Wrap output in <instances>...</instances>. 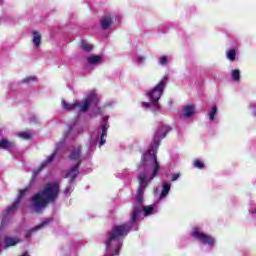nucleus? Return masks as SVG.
<instances>
[{"instance_id":"37","label":"nucleus","mask_w":256,"mask_h":256,"mask_svg":"<svg viewBox=\"0 0 256 256\" xmlns=\"http://www.w3.org/2000/svg\"><path fill=\"white\" fill-rule=\"evenodd\" d=\"M254 213H256V209L254 210Z\"/></svg>"},{"instance_id":"11","label":"nucleus","mask_w":256,"mask_h":256,"mask_svg":"<svg viewBox=\"0 0 256 256\" xmlns=\"http://www.w3.org/2000/svg\"><path fill=\"white\" fill-rule=\"evenodd\" d=\"M100 25L104 31H107L113 25V15L108 14L101 18Z\"/></svg>"},{"instance_id":"17","label":"nucleus","mask_w":256,"mask_h":256,"mask_svg":"<svg viewBox=\"0 0 256 256\" xmlns=\"http://www.w3.org/2000/svg\"><path fill=\"white\" fill-rule=\"evenodd\" d=\"M147 174L141 172L139 175H138V181H139V189L143 188V189H147V185H148V182H147Z\"/></svg>"},{"instance_id":"36","label":"nucleus","mask_w":256,"mask_h":256,"mask_svg":"<svg viewBox=\"0 0 256 256\" xmlns=\"http://www.w3.org/2000/svg\"><path fill=\"white\" fill-rule=\"evenodd\" d=\"M138 61H139V63H143V61H145V59L139 58Z\"/></svg>"},{"instance_id":"21","label":"nucleus","mask_w":256,"mask_h":256,"mask_svg":"<svg viewBox=\"0 0 256 256\" xmlns=\"http://www.w3.org/2000/svg\"><path fill=\"white\" fill-rule=\"evenodd\" d=\"M169 191H171V184L165 182L160 194V199H165V197L169 195Z\"/></svg>"},{"instance_id":"8","label":"nucleus","mask_w":256,"mask_h":256,"mask_svg":"<svg viewBox=\"0 0 256 256\" xmlns=\"http://www.w3.org/2000/svg\"><path fill=\"white\" fill-rule=\"evenodd\" d=\"M82 161L79 160L75 166H72L70 170L65 174V179L70 178V183H75V179L79 176V167H81Z\"/></svg>"},{"instance_id":"5","label":"nucleus","mask_w":256,"mask_h":256,"mask_svg":"<svg viewBox=\"0 0 256 256\" xmlns=\"http://www.w3.org/2000/svg\"><path fill=\"white\" fill-rule=\"evenodd\" d=\"M169 131H171V127L169 126H160L158 128V131L155 133L154 140L151 144L152 149H155L156 151L159 149V146L161 145V139H165Z\"/></svg>"},{"instance_id":"27","label":"nucleus","mask_w":256,"mask_h":256,"mask_svg":"<svg viewBox=\"0 0 256 256\" xmlns=\"http://www.w3.org/2000/svg\"><path fill=\"white\" fill-rule=\"evenodd\" d=\"M18 137H20V139H25L26 141H29V139H31V132L30 131L20 132L18 134Z\"/></svg>"},{"instance_id":"38","label":"nucleus","mask_w":256,"mask_h":256,"mask_svg":"<svg viewBox=\"0 0 256 256\" xmlns=\"http://www.w3.org/2000/svg\"><path fill=\"white\" fill-rule=\"evenodd\" d=\"M0 131H1V127H0Z\"/></svg>"},{"instance_id":"26","label":"nucleus","mask_w":256,"mask_h":256,"mask_svg":"<svg viewBox=\"0 0 256 256\" xmlns=\"http://www.w3.org/2000/svg\"><path fill=\"white\" fill-rule=\"evenodd\" d=\"M81 49H83L84 51H92L93 46L91 44H89L87 41L83 40L81 42Z\"/></svg>"},{"instance_id":"12","label":"nucleus","mask_w":256,"mask_h":256,"mask_svg":"<svg viewBox=\"0 0 256 256\" xmlns=\"http://www.w3.org/2000/svg\"><path fill=\"white\" fill-rule=\"evenodd\" d=\"M0 149H4V151H11V149H15V142L7 140V138H3L0 140Z\"/></svg>"},{"instance_id":"32","label":"nucleus","mask_w":256,"mask_h":256,"mask_svg":"<svg viewBox=\"0 0 256 256\" xmlns=\"http://www.w3.org/2000/svg\"><path fill=\"white\" fill-rule=\"evenodd\" d=\"M167 61H168L167 56H162L160 57L159 63L160 65H166Z\"/></svg>"},{"instance_id":"4","label":"nucleus","mask_w":256,"mask_h":256,"mask_svg":"<svg viewBox=\"0 0 256 256\" xmlns=\"http://www.w3.org/2000/svg\"><path fill=\"white\" fill-rule=\"evenodd\" d=\"M143 195H145V189L138 188L136 192V201L137 204H134L131 214V224L137 225V219H139V215H141V211L143 210Z\"/></svg>"},{"instance_id":"1","label":"nucleus","mask_w":256,"mask_h":256,"mask_svg":"<svg viewBox=\"0 0 256 256\" xmlns=\"http://www.w3.org/2000/svg\"><path fill=\"white\" fill-rule=\"evenodd\" d=\"M59 184L56 182L47 183L44 188L37 192L31 199V205L35 209L36 213H40L49 205V203H55L57 197H59Z\"/></svg>"},{"instance_id":"28","label":"nucleus","mask_w":256,"mask_h":256,"mask_svg":"<svg viewBox=\"0 0 256 256\" xmlns=\"http://www.w3.org/2000/svg\"><path fill=\"white\" fill-rule=\"evenodd\" d=\"M193 166L196 167V169H205V163L199 159L194 160Z\"/></svg>"},{"instance_id":"22","label":"nucleus","mask_w":256,"mask_h":256,"mask_svg":"<svg viewBox=\"0 0 256 256\" xmlns=\"http://www.w3.org/2000/svg\"><path fill=\"white\" fill-rule=\"evenodd\" d=\"M17 243H19V239L17 238H11V237L5 238L6 247H13L17 245Z\"/></svg>"},{"instance_id":"13","label":"nucleus","mask_w":256,"mask_h":256,"mask_svg":"<svg viewBox=\"0 0 256 256\" xmlns=\"http://www.w3.org/2000/svg\"><path fill=\"white\" fill-rule=\"evenodd\" d=\"M49 223H51V220H44L42 223H40L39 225L33 227L30 231H28L25 234L26 239H29V237H31L32 233H35V231H39V229H43V227L49 225Z\"/></svg>"},{"instance_id":"16","label":"nucleus","mask_w":256,"mask_h":256,"mask_svg":"<svg viewBox=\"0 0 256 256\" xmlns=\"http://www.w3.org/2000/svg\"><path fill=\"white\" fill-rule=\"evenodd\" d=\"M102 134L100 136V147L105 145L107 140H105V137H107V120L104 119L102 122Z\"/></svg>"},{"instance_id":"3","label":"nucleus","mask_w":256,"mask_h":256,"mask_svg":"<svg viewBox=\"0 0 256 256\" xmlns=\"http://www.w3.org/2000/svg\"><path fill=\"white\" fill-rule=\"evenodd\" d=\"M167 76H164V78L156 85L150 92L147 93L149 96V99L151 103L156 107V109H159V100L161 99V95H163V89H165V85H167Z\"/></svg>"},{"instance_id":"33","label":"nucleus","mask_w":256,"mask_h":256,"mask_svg":"<svg viewBox=\"0 0 256 256\" xmlns=\"http://www.w3.org/2000/svg\"><path fill=\"white\" fill-rule=\"evenodd\" d=\"M180 175H181V174H179V173L173 174V175H172V181H177V179H179Z\"/></svg>"},{"instance_id":"23","label":"nucleus","mask_w":256,"mask_h":256,"mask_svg":"<svg viewBox=\"0 0 256 256\" xmlns=\"http://www.w3.org/2000/svg\"><path fill=\"white\" fill-rule=\"evenodd\" d=\"M226 57L227 59H229V61H235L237 57V52L235 51L234 48H231L226 52Z\"/></svg>"},{"instance_id":"25","label":"nucleus","mask_w":256,"mask_h":256,"mask_svg":"<svg viewBox=\"0 0 256 256\" xmlns=\"http://www.w3.org/2000/svg\"><path fill=\"white\" fill-rule=\"evenodd\" d=\"M231 77L233 81H239L241 78V71H239V69L232 70Z\"/></svg>"},{"instance_id":"31","label":"nucleus","mask_w":256,"mask_h":256,"mask_svg":"<svg viewBox=\"0 0 256 256\" xmlns=\"http://www.w3.org/2000/svg\"><path fill=\"white\" fill-rule=\"evenodd\" d=\"M35 79H37V77L35 76H28L23 80V83H31V81H35Z\"/></svg>"},{"instance_id":"19","label":"nucleus","mask_w":256,"mask_h":256,"mask_svg":"<svg viewBox=\"0 0 256 256\" xmlns=\"http://www.w3.org/2000/svg\"><path fill=\"white\" fill-rule=\"evenodd\" d=\"M183 111L184 117H186V119H190L192 115H195V105L189 104L184 107Z\"/></svg>"},{"instance_id":"2","label":"nucleus","mask_w":256,"mask_h":256,"mask_svg":"<svg viewBox=\"0 0 256 256\" xmlns=\"http://www.w3.org/2000/svg\"><path fill=\"white\" fill-rule=\"evenodd\" d=\"M134 225L137 224L131 223V217L130 224L124 223L120 225H115L112 231L110 232V237L106 241V249H109V247H111V243H113V241H116V239H121V237H127V235L131 233V230L133 229Z\"/></svg>"},{"instance_id":"34","label":"nucleus","mask_w":256,"mask_h":256,"mask_svg":"<svg viewBox=\"0 0 256 256\" xmlns=\"http://www.w3.org/2000/svg\"><path fill=\"white\" fill-rule=\"evenodd\" d=\"M143 107H151V102H143Z\"/></svg>"},{"instance_id":"30","label":"nucleus","mask_w":256,"mask_h":256,"mask_svg":"<svg viewBox=\"0 0 256 256\" xmlns=\"http://www.w3.org/2000/svg\"><path fill=\"white\" fill-rule=\"evenodd\" d=\"M142 209L144 211V215L147 217L148 215H150L151 213H153V206L149 205V206H142Z\"/></svg>"},{"instance_id":"9","label":"nucleus","mask_w":256,"mask_h":256,"mask_svg":"<svg viewBox=\"0 0 256 256\" xmlns=\"http://www.w3.org/2000/svg\"><path fill=\"white\" fill-rule=\"evenodd\" d=\"M57 153H58V151L55 150L44 162H42L40 167L33 172L34 177L36 175H39V173H41V171H43V169H45V167L48 166L49 163H53L55 157H57Z\"/></svg>"},{"instance_id":"20","label":"nucleus","mask_w":256,"mask_h":256,"mask_svg":"<svg viewBox=\"0 0 256 256\" xmlns=\"http://www.w3.org/2000/svg\"><path fill=\"white\" fill-rule=\"evenodd\" d=\"M62 107L66 111H73V109H77L79 107V102H74L73 104H69L67 101L62 100Z\"/></svg>"},{"instance_id":"29","label":"nucleus","mask_w":256,"mask_h":256,"mask_svg":"<svg viewBox=\"0 0 256 256\" xmlns=\"http://www.w3.org/2000/svg\"><path fill=\"white\" fill-rule=\"evenodd\" d=\"M210 121L215 120V115H217V106H213L211 111L208 113Z\"/></svg>"},{"instance_id":"7","label":"nucleus","mask_w":256,"mask_h":256,"mask_svg":"<svg viewBox=\"0 0 256 256\" xmlns=\"http://www.w3.org/2000/svg\"><path fill=\"white\" fill-rule=\"evenodd\" d=\"M27 191H29V188H25L19 191L16 201H14L11 206L7 207L5 217H7V215H9L10 213H13V211H16L19 205H21V201H23V197L27 195Z\"/></svg>"},{"instance_id":"24","label":"nucleus","mask_w":256,"mask_h":256,"mask_svg":"<svg viewBox=\"0 0 256 256\" xmlns=\"http://www.w3.org/2000/svg\"><path fill=\"white\" fill-rule=\"evenodd\" d=\"M88 63L90 65H95L97 63H101V56L99 55H93L87 59Z\"/></svg>"},{"instance_id":"15","label":"nucleus","mask_w":256,"mask_h":256,"mask_svg":"<svg viewBox=\"0 0 256 256\" xmlns=\"http://www.w3.org/2000/svg\"><path fill=\"white\" fill-rule=\"evenodd\" d=\"M159 170H160V165H159V162L157 161V154H154V168L148 181H153V179H155V177L159 175Z\"/></svg>"},{"instance_id":"18","label":"nucleus","mask_w":256,"mask_h":256,"mask_svg":"<svg viewBox=\"0 0 256 256\" xmlns=\"http://www.w3.org/2000/svg\"><path fill=\"white\" fill-rule=\"evenodd\" d=\"M32 43L35 45V47L39 48L41 47V33H39V31L34 30L32 32Z\"/></svg>"},{"instance_id":"35","label":"nucleus","mask_w":256,"mask_h":256,"mask_svg":"<svg viewBox=\"0 0 256 256\" xmlns=\"http://www.w3.org/2000/svg\"><path fill=\"white\" fill-rule=\"evenodd\" d=\"M121 249V246H117L114 255H119V250Z\"/></svg>"},{"instance_id":"14","label":"nucleus","mask_w":256,"mask_h":256,"mask_svg":"<svg viewBox=\"0 0 256 256\" xmlns=\"http://www.w3.org/2000/svg\"><path fill=\"white\" fill-rule=\"evenodd\" d=\"M70 161H81V146H78L77 148H74L73 151L69 155Z\"/></svg>"},{"instance_id":"10","label":"nucleus","mask_w":256,"mask_h":256,"mask_svg":"<svg viewBox=\"0 0 256 256\" xmlns=\"http://www.w3.org/2000/svg\"><path fill=\"white\" fill-rule=\"evenodd\" d=\"M93 101H95V93L89 94L86 97L82 106H81V104H79L78 108H79L80 113H85V111H88L89 106L93 103Z\"/></svg>"},{"instance_id":"6","label":"nucleus","mask_w":256,"mask_h":256,"mask_svg":"<svg viewBox=\"0 0 256 256\" xmlns=\"http://www.w3.org/2000/svg\"><path fill=\"white\" fill-rule=\"evenodd\" d=\"M192 237H194V239H198V241H201L203 245H208L209 247L215 246V238L211 237V235L202 233L201 231H199V228L193 229Z\"/></svg>"}]
</instances>
